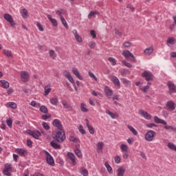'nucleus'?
<instances>
[{"label": "nucleus", "instance_id": "nucleus-30", "mask_svg": "<svg viewBox=\"0 0 176 176\" xmlns=\"http://www.w3.org/2000/svg\"><path fill=\"white\" fill-rule=\"evenodd\" d=\"M111 81L115 85V86H120V81L119 80V78L116 77V76H113L111 78Z\"/></svg>", "mask_w": 176, "mask_h": 176}, {"label": "nucleus", "instance_id": "nucleus-13", "mask_svg": "<svg viewBox=\"0 0 176 176\" xmlns=\"http://www.w3.org/2000/svg\"><path fill=\"white\" fill-rule=\"evenodd\" d=\"M3 17L5 20H6V21H8L12 27H14V25H16V23H14L12 15L9 14H4Z\"/></svg>", "mask_w": 176, "mask_h": 176}, {"label": "nucleus", "instance_id": "nucleus-34", "mask_svg": "<svg viewBox=\"0 0 176 176\" xmlns=\"http://www.w3.org/2000/svg\"><path fill=\"white\" fill-rule=\"evenodd\" d=\"M127 128L131 131V133H132L133 134V135H138V131H137L136 129H134V127H133V126L128 125Z\"/></svg>", "mask_w": 176, "mask_h": 176}, {"label": "nucleus", "instance_id": "nucleus-49", "mask_svg": "<svg viewBox=\"0 0 176 176\" xmlns=\"http://www.w3.org/2000/svg\"><path fill=\"white\" fill-rule=\"evenodd\" d=\"M42 126L44 130H46V131L50 130V126L47 122H43Z\"/></svg>", "mask_w": 176, "mask_h": 176}, {"label": "nucleus", "instance_id": "nucleus-61", "mask_svg": "<svg viewBox=\"0 0 176 176\" xmlns=\"http://www.w3.org/2000/svg\"><path fill=\"white\" fill-rule=\"evenodd\" d=\"M27 146L32 148V141H31L30 139H27Z\"/></svg>", "mask_w": 176, "mask_h": 176}, {"label": "nucleus", "instance_id": "nucleus-5", "mask_svg": "<svg viewBox=\"0 0 176 176\" xmlns=\"http://www.w3.org/2000/svg\"><path fill=\"white\" fill-rule=\"evenodd\" d=\"M12 168L13 166H12V164H6L3 170V175L12 176Z\"/></svg>", "mask_w": 176, "mask_h": 176}, {"label": "nucleus", "instance_id": "nucleus-33", "mask_svg": "<svg viewBox=\"0 0 176 176\" xmlns=\"http://www.w3.org/2000/svg\"><path fill=\"white\" fill-rule=\"evenodd\" d=\"M0 82L1 83L2 87H3V89H9V82L6 80H0Z\"/></svg>", "mask_w": 176, "mask_h": 176}, {"label": "nucleus", "instance_id": "nucleus-47", "mask_svg": "<svg viewBox=\"0 0 176 176\" xmlns=\"http://www.w3.org/2000/svg\"><path fill=\"white\" fill-rule=\"evenodd\" d=\"M140 90H142V91H144V93H148V90H149V85H146V86H140Z\"/></svg>", "mask_w": 176, "mask_h": 176}, {"label": "nucleus", "instance_id": "nucleus-42", "mask_svg": "<svg viewBox=\"0 0 176 176\" xmlns=\"http://www.w3.org/2000/svg\"><path fill=\"white\" fill-rule=\"evenodd\" d=\"M95 14H100V12L96 11H91L88 14V19H91V17H94Z\"/></svg>", "mask_w": 176, "mask_h": 176}, {"label": "nucleus", "instance_id": "nucleus-64", "mask_svg": "<svg viewBox=\"0 0 176 176\" xmlns=\"http://www.w3.org/2000/svg\"><path fill=\"white\" fill-rule=\"evenodd\" d=\"M122 157L123 159L127 160L129 159V153L127 152H123L122 153Z\"/></svg>", "mask_w": 176, "mask_h": 176}, {"label": "nucleus", "instance_id": "nucleus-6", "mask_svg": "<svg viewBox=\"0 0 176 176\" xmlns=\"http://www.w3.org/2000/svg\"><path fill=\"white\" fill-rule=\"evenodd\" d=\"M164 108L165 109H166V111H169L170 112H173V111H175V108H176L175 102H174L173 100H168V102H166Z\"/></svg>", "mask_w": 176, "mask_h": 176}, {"label": "nucleus", "instance_id": "nucleus-44", "mask_svg": "<svg viewBox=\"0 0 176 176\" xmlns=\"http://www.w3.org/2000/svg\"><path fill=\"white\" fill-rule=\"evenodd\" d=\"M164 129H165V130H173L174 133H176V128L173 126H168L166 124L164 126Z\"/></svg>", "mask_w": 176, "mask_h": 176}, {"label": "nucleus", "instance_id": "nucleus-11", "mask_svg": "<svg viewBox=\"0 0 176 176\" xmlns=\"http://www.w3.org/2000/svg\"><path fill=\"white\" fill-rule=\"evenodd\" d=\"M167 86L168 87V93L169 94H173V93H176V86L175 84H174V82H173V81H168L167 82Z\"/></svg>", "mask_w": 176, "mask_h": 176}, {"label": "nucleus", "instance_id": "nucleus-14", "mask_svg": "<svg viewBox=\"0 0 176 176\" xmlns=\"http://www.w3.org/2000/svg\"><path fill=\"white\" fill-rule=\"evenodd\" d=\"M21 78L22 82H24L25 83L28 82L30 79V74H28V72L25 71H23L21 73Z\"/></svg>", "mask_w": 176, "mask_h": 176}, {"label": "nucleus", "instance_id": "nucleus-4", "mask_svg": "<svg viewBox=\"0 0 176 176\" xmlns=\"http://www.w3.org/2000/svg\"><path fill=\"white\" fill-rule=\"evenodd\" d=\"M44 153H45L46 162L47 164L52 167H54L56 164L54 163V158H53V156H52L49 151L46 150L44 151Z\"/></svg>", "mask_w": 176, "mask_h": 176}, {"label": "nucleus", "instance_id": "nucleus-27", "mask_svg": "<svg viewBox=\"0 0 176 176\" xmlns=\"http://www.w3.org/2000/svg\"><path fill=\"white\" fill-rule=\"evenodd\" d=\"M102 148H104V142H98L96 151L98 153H101V152H102Z\"/></svg>", "mask_w": 176, "mask_h": 176}, {"label": "nucleus", "instance_id": "nucleus-19", "mask_svg": "<svg viewBox=\"0 0 176 176\" xmlns=\"http://www.w3.org/2000/svg\"><path fill=\"white\" fill-rule=\"evenodd\" d=\"M72 34L74 35V37L76 38L77 42H79V43H82L83 42V39L82 38V37L80 36V35H79L78 34V30H72Z\"/></svg>", "mask_w": 176, "mask_h": 176}, {"label": "nucleus", "instance_id": "nucleus-60", "mask_svg": "<svg viewBox=\"0 0 176 176\" xmlns=\"http://www.w3.org/2000/svg\"><path fill=\"white\" fill-rule=\"evenodd\" d=\"M89 47L91 49H94V47H96V42H94V41H91V42L89 43Z\"/></svg>", "mask_w": 176, "mask_h": 176}, {"label": "nucleus", "instance_id": "nucleus-45", "mask_svg": "<svg viewBox=\"0 0 176 176\" xmlns=\"http://www.w3.org/2000/svg\"><path fill=\"white\" fill-rule=\"evenodd\" d=\"M3 53L7 57H12V51H10L9 50H3Z\"/></svg>", "mask_w": 176, "mask_h": 176}, {"label": "nucleus", "instance_id": "nucleus-51", "mask_svg": "<svg viewBox=\"0 0 176 176\" xmlns=\"http://www.w3.org/2000/svg\"><path fill=\"white\" fill-rule=\"evenodd\" d=\"M146 127H148V129H153V127H157V125L155 123H148L146 124Z\"/></svg>", "mask_w": 176, "mask_h": 176}, {"label": "nucleus", "instance_id": "nucleus-18", "mask_svg": "<svg viewBox=\"0 0 176 176\" xmlns=\"http://www.w3.org/2000/svg\"><path fill=\"white\" fill-rule=\"evenodd\" d=\"M72 72H73L74 75H75L76 78H78V79H79L80 80H83V76L80 75V73H79V70L78 69V68L73 67L72 69Z\"/></svg>", "mask_w": 176, "mask_h": 176}, {"label": "nucleus", "instance_id": "nucleus-2", "mask_svg": "<svg viewBox=\"0 0 176 176\" xmlns=\"http://www.w3.org/2000/svg\"><path fill=\"white\" fill-rule=\"evenodd\" d=\"M122 56L129 60V61H131L132 63H137V59H135V56L133 53L130 52L129 50H124L122 52Z\"/></svg>", "mask_w": 176, "mask_h": 176}, {"label": "nucleus", "instance_id": "nucleus-17", "mask_svg": "<svg viewBox=\"0 0 176 176\" xmlns=\"http://www.w3.org/2000/svg\"><path fill=\"white\" fill-rule=\"evenodd\" d=\"M67 157L69 159V160H71L73 166L76 165V157H75V154H74V153L68 152Z\"/></svg>", "mask_w": 176, "mask_h": 176}, {"label": "nucleus", "instance_id": "nucleus-36", "mask_svg": "<svg viewBox=\"0 0 176 176\" xmlns=\"http://www.w3.org/2000/svg\"><path fill=\"white\" fill-rule=\"evenodd\" d=\"M74 153H76V156L79 158L83 157V154L82 153V151L79 148L74 149Z\"/></svg>", "mask_w": 176, "mask_h": 176}, {"label": "nucleus", "instance_id": "nucleus-15", "mask_svg": "<svg viewBox=\"0 0 176 176\" xmlns=\"http://www.w3.org/2000/svg\"><path fill=\"white\" fill-rule=\"evenodd\" d=\"M15 151L19 155V156H21V157H25V156L28 155V151L23 148H17L15 149Z\"/></svg>", "mask_w": 176, "mask_h": 176}, {"label": "nucleus", "instance_id": "nucleus-8", "mask_svg": "<svg viewBox=\"0 0 176 176\" xmlns=\"http://www.w3.org/2000/svg\"><path fill=\"white\" fill-rule=\"evenodd\" d=\"M142 78H145V80H146V82H150V80H153V74L151 73V72L149 70H145L142 74Z\"/></svg>", "mask_w": 176, "mask_h": 176}, {"label": "nucleus", "instance_id": "nucleus-21", "mask_svg": "<svg viewBox=\"0 0 176 176\" xmlns=\"http://www.w3.org/2000/svg\"><path fill=\"white\" fill-rule=\"evenodd\" d=\"M47 17L48 20L50 21H51V23H52V24L54 27H58V23L57 22L56 19H53L50 14H47Z\"/></svg>", "mask_w": 176, "mask_h": 176}, {"label": "nucleus", "instance_id": "nucleus-62", "mask_svg": "<svg viewBox=\"0 0 176 176\" xmlns=\"http://www.w3.org/2000/svg\"><path fill=\"white\" fill-rule=\"evenodd\" d=\"M90 34H91L92 38H94V39H96V38H97V34H96L95 30H91Z\"/></svg>", "mask_w": 176, "mask_h": 176}, {"label": "nucleus", "instance_id": "nucleus-50", "mask_svg": "<svg viewBox=\"0 0 176 176\" xmlns=\"http://www.w3.org/2000/svg\"><path fill=\"white\" fill-rule=\"evenodd\" d=\"M50 56L52 57V58H56L57 57V54H56V52H54V50H50Z\"/></svg>", "mask_w": 176, "mask_h": 176}, {"label": "nucleus", "instance_id": "nucleus-63", "mask_svg": "<svg viewBox=\"0 0 176 176\" xmlns=\"http://www.w3.org/2000/svg\"><path fill=\"white\" fill-rule=\"evenodd\" d=\"M123 46L124 47H130V46H131V43L129 42V41H126V42H124L123 43Z\"/></svg>", "mask_w": 176, "mask_h": 176}, {"label": "nucleus", "instance_id": "nucleus-52", "mask_svg": "<svg viewBox=\"0 0 176 176\" xmlns=\"http://www.w3.org/2000/svg\"><path fill=\"white\" fill-rule=\"evenodd\" d=\"M120 160H122V159L120 158V156L119 155L115 156L114 162L115 163H116V164H119V163H120Z\"/></svg>", "mask_w": 176, "mask_h": 176}, {"label": "nucleus", "instance_id": "nucleus-10", "mask_svg": "<svg viewBox=\"0 0 176 176\" xmlns=\"http://www.w3.org/2000/svg\"><path fill=\"white\" fill-rule=\"evenodd\" d=\"M52 126L54 127H56L58 129V130H64V126H63V122H61V120L58 119H54L52 121Z\"/></svg>", "mask_w": 176, "mask_h": 176}, {"label": "nucleus", "instance_id": "nucleus-38", "mask_svg": "<svg viewBox=\"0 0 176 176\" xmlns=\"http://www.w3.org/2000/svg\"><path fill=\"white\" fill-rule=\"evenodd\" d=\"M21 13L23 19H27V17H28V11L27 10V9L25 8L22 9V11L21 12Z\"/></svg>", "mask_w": 176, "mask_h": 176}, {"label": "nucleus", "instance_id": "nucleus-25", "mask_svg": "<svg viewBox=\"0 0 176 176\" xmlns=\"http://www.w3.org/2000/svg\"><path fill=\"white\" fill-rule=\"evenodd\" d=\"M124 173H126V168L121 166L117 170V176H124Z\"/></svg>", "mask_w": 176, "mask_h": 176}, {"label": "nucleus", "instance_id": "nucleus-28", "mask_svg": "<svg viewBox=\"0 0 176 176\" xmlns=\"http://www.w3.org/2000/svg\"><path fill=\"white\" fill-rule=\"evenodd\" d=\"M79 173L82 176H89V170L85 167H81L80 168Z\"/></svg>", "mask_w": 176, "mask_h": 176}, {"label": "nucleus", "instance_id": "nucleus-40", "mask_svg": "<svg viewBox=\"0 0 176 176\" xmlns=\"http://www.w3.org/2000/svg\"><path fill=\"white\" fill-rule=\"evenodd\" d=\"M50 91H52V88H50L49 85H47L44 87L45 96H49V93H50Z\"/></svg>", "mask_w": 176, "mask_h": 176}, {"label": "nucleus", "instance_id": "nucleus-32", "mask_svg": "<svg viewBox=\"0 0 176 176\" xmlns=\"http://www.w3.org/2000/svg\"><path fill=\"white\" fill-rule=\"evenodd\" d=\"M86 124H87V127L90 133V134H94V128L92 126H90L89 124V120L86 119Z\"/></svg>", "mask_w": 176, "mask_h": 176}, {"label": "nucleus", "instance_id": "nucleus-29", "mask_svg": "<svg viewBox=\"0 0 176 176\" xmlns=\"http://www.w3.org/2000/svg\"><path fill=\"white\" fill-rule=\"evenodd\" d=\"M50 102L52 104V105H54L55 107H57L58 104V98L57 97H53L50 99Z\"/></svg>", "mask_w": 176, "mask_h": 176}, {"label": "nucleus", "instance_id": "nucleus-12", "mask_svg": "<svg viewBox=\"0 0 176 176\" xmlns=\"http://www.w3.org/2000/svg\"><path fill=\"white\" fill-rule=\"evenodd\" d=\"M104 91L105 96L109 100H110L111 97L113 96V90H112L109 86L104 87Z\"/></svg>", "mask_w": 176, "mask_h": 176}, {"label": "nucleus", "instance_id": "nucleus-59", "mask_svg": "<svg viewBox=\"0 0 176 176\" xmlns=\"http://www.w3.org/2000/svg\"><path fill=\"white\" fill-rule=\"evenodd\" d=\"M91 93L92 96H94V97H98V96H101V94H100V92H96L94 90H92Z\"/></svg>", "mask_w": 176, "mask_h": 176}, {"label": "nucleus", "instance_id": "nucleus-20", "mask_svg": "<svg viewBox=\"0 0 176 176\" xmlns=\"http://www.w3.org/2000/svg\"><path fill=\"white\" fill-rule=\"evenodd\" d=\"M154 122L155 123H157L158 124H164V126H166V124H167V122H166V120L160 119L157 116H154Z\"/></svg>", "mask_w": 176, "mask_h": 176}, {"label": "nucleus", "instance_id": "nucleus-53", "mask_svg": "<svg viewBox=\"0 0 176 176\" xmlns=\"http://www.w3.org/2000/svg\"><path fill=\"white\" fill-rule=\"evenodd\" d=\"M109 61L112 63L113 66L116 65V59H115L113 57H109Z\"/></svg>", "mask_w": 176, "mask_h": 176}, {"label": "nucleus", "instance_id": "nucleus-35", "mask_svg": "<svg viewBox=\"0 0 176 176\" xmlns=\"http://www.w3.org/2000/svg\"><path fill=\"white\" fill-rule=\"evenodd\" d=\"M167 146L168 149H170V151H174V152H176V146L174 144V143L168 142Z\"/></svg>", "mask_w": 176, "mask_h": 176}, {"label": "nucleus", "instance_id": "nucleus-9", "mask_svg": "<svg viewBox=\"0 0 176 176\" xmlns=\"http://www.w3.org/2000/svg\"><path fill=\"white\" fill-rule=\"evenodd\" d=\"M28 134L33 137V138H35V140H39V137H41V131L36 130V131H32L28 129L27 131Z\"/></svg>", "mask_w": 176, "mask_h": 176}, {"label": "nucleus", "instance_id": "nucleus-1", "mask_svg": "<svg viewBox=\"0 0 176 176\" xmlns=\"http://www.w3.org/2000/svg\"><path fill=\"white\" fill-rule=\"evenodd\" d=\"M52 138L59 144H63L67 140L65 131L64 129H60L52 132Z\"/></svg>", "mask_w": 176, "mask_h": 176}, {"label": "nucleus", "instance_id": "nucleus-43", "mask_svg": "<svg viewBox=\"0 0 176 176\" xmlns=\"http://www.w3.org/2000/svg\"><path fill=\"white\" fill-rule=\"evenodd\" d=\"M6 122L7 126H8L10 129L13 127V120H12V118L7 119Z\"/></svg>", "mask_w": 176, "mask_h": 176}, {"label": "nucleus", "instance_id": "nucleus-58", "mask_svg": "<svg viewBox=\"0 0 176 176\" xmlns=\"http://www.w3.org/2000/svg\"><path fill=\"white\" fill-rule=\"evenodd\" d=\"M79 139H78V138H75L74 136H70L69 137V141H71L72 142H78Z\"/></svg>", "mask_w": 176, "mask_h": 176}, {"label": "nucleus", "instance_id": "nucleus-16", "mask_svg": "<svg viewBox=\"0 0 176 176\" xmlns=\"http://www.w3.org/2000/svg\"><path fill=\"white\" fill-rule=\"evenodd\" d=\"M139 113L140 115H141L142 116H143V118L144 119H146V120H151V119H152V116H151V114H149L147 111H144V110H140L139 111Z\"/></svg>", "mask_w": 176, "mask_h": 176}, {"label": "nucleus", "instance_id": "nucleus-7", "mask_svg": "<svg viewBox=\"0 0 176 176\" xmlns=\"http://www.w3.org/2000/svg\"><path fill=\"white\" fill-rule=\"evenodd\" d=\"M63 75L64 76H65V78H67V79H68L70 83H72L73 85H74V88L76 91H78V87L75 85V80H74V77H72V76L71 75V73L67 70H65L63 72Z\"/></svg>", "mask_w": 176, "mask_h": 176}, {"label": "nucleus", "instance_id": "nucleus-54", "mask_svg": "<svg viewBox=\"0 0 176 176\" xmlns=\"http://www.w3.org/2000/svg\"><path fill=\"white\" fill-rule=\"evenodd\" d=\"M32 107H41V103L36 102V101L33 100L30 102Z\"/></svg>", "mask_w": 176, "mask_h": 176}, {"label": "nucleus", "instance_id": "nucleus-57", "mask_svg": "<svg viewBox=\"0 0 176 176\" xmlns=\"http://www.w3.org/2000/svg\"><path fill=\"white\" fill-rule=\"evenodd\" d=\"M89 75L90 78H92L93 79H94V80L97 81L98 80V78H97L96 75H94V73H93L91 72H89Z\"/></svg>", "mask_w": 176, "mask_h": 176}, {"label": "nucleus", "instance_id": "nucleus-37", "mask_svg": "<svg viewBox=\"0 0 176 176\" xmlns=\"http://www.w3.org/2000/svg\"><path fill=\"white\" fill-rule=\"evenodd\" d=\"M60 20H61V23H62V24H63L64 27H65V28H67V30H68V28H69V26H68V23H67V21H65V19L62 15H60Z\"/></svg>", "mask_w": 176, "mask_h": 176}, {"label": "nucleus", "instance_id": "nucleus-39", "mask_svg": "<svg viewBox=\"0 0 176 176\" xmlns=\"http://www.w3.org/2000/svg\"><path fill=\"white\" fill-rule=\"evenodd\" d=\"M120 149H121V152H127V151H129V146L126 145L124 144H122L120 145Z\"/></svg>", "mask_w": 176, "mask_h": 176}, {"label": "nucleus", "instance_id": "nucleus-56", "mask_svg": "<svg viewBox=\"0 0 176 176\" xmlns=\"http://www.w3.org/2000/svg\"><path fill=\"white\" fill-rule=\"evenodd\" d=\"M78 130L81 133V134L82 135L86 134V131L83 129V126L80 125L78 127Z\"/></svg>", "mask_w": 176, "mask_h": 176}, {"label": "nucleus", "instance_id": "nucleus-3", "mask_svg": "<svg viewBox=\"0 0 176 176\" xmlns=\"http://www.w3.org/2000/svg\"><path fill=\"white\" fill-rule=\"evenodd\" d=\"M156 137V132L153 130L148 131L144 135V140L148 142H151L153 141L154 138Z\"/></svg>", "mask_w": 176, "mask_h": 176}, {"label": "nucleus", "instance_id": "nucleus-26", "mask_svg": "<svg viewBox=\"0 0 176 176\" xmlns=\"http://www.w3.org/2000/svg\"><path fill=\"white\" fill-rule=\"evenodd\" d=\"M7 108H11V109H16L17 108V104L14 102H8L6 104Z\"/></svg>", "mask_w": 176, "mask_h": 176}, {"label": "nucleus", "instance_id": "nucleus-23", "mask_svg": "<svg viewBox=\"0 0 176 176\" xmlns=\"http://www.w3.org/2000/svg\"><path fill=\"white\" fill-rule=\"evenodd\" d=\"M175 41H176V39L175 37H169L167 39L166 45H168V46L169 47H171V46H173V45H175Z\"/></svg>", "mask_w": 176, "mask_h": 176}, {"label": "nucleus", "instance_id": "nucleus-22", "mask_svg": "<svg viewBox=\"0 0 176 176\" xmlns=\"http://www.w3.org/2000/svg\"><path fill=\"white\" fill-rule=\"evenodd\" d=\"M50 145L54 149H61V145L57 143L55 140H52L50 142Z\"/></svg>", "mask_w": 176, "mask_h": 176}, {"label": "nucleus", "instance_id": "nucleus-31", "mask_svg": "<svg viewBox=\"0 0 176 176\" xmlns=\"http://www.w3.org/2000/svg\"><path fill=\"white\" fill-rule=\"evenodd\" d=\"M62 104L63 105L64 108H65V109L72 111L73 108L69 104H68V103L67 102V100H63Z\"/></svg>", "mask_w": 176, "mask_h": 176}, {"label": "nucleus", "instance_id": "nucleus-24", "mask_svg": "<svg viewBox=\"0 0 176 176\" xmlns=\"http://www.w3.org/2000/svg\"><path fill=\"white\" fill-rule=\"evenodd\" d=\"M144 54L146 56H151L153 53V45H151L144 50Z\"/></svg>", "mask_w": 176, "mask_h": 176}, {"label": "nucleus", "instance_id": "nucleus-48", "mask_svg": "<svg viewBox=\"0 0 176 176\" xmlns=\"http://www.w3.org/2000/svg\"><path fill=\"white\" fill-rule=\"evenodd\" d=\"M80 110L82 111V112H89V109L86 108V104H85V103L80 104Z\"/></svg>", "mask_w": 176, "mask_h": 176}, {"label": "nucleus", "instance_id": "nucleus-46", "mask_svg": "<svg viewBox=\"0 0 176 176\" xmlns=\"http://www.w3.org/2000/svg\"><path fill=\"white\" fill-rule=\"evenodd\" d=\"M122 64H123V65H124V67H127V68L133 67V65H131V63H130L124 60H122Z\"/></svg>", "mask_w": 176, "mask_h": 176}, {"label": "nucleus", "instance_id": "nucleus-55", "mask_svg": "<svg viewBox=\"0 0 176 176\" xmlns=\"http://www.w3.org/2000/svg\"><path fill=\"white\" fill-rule=\"evenodd\" d=\"M36 25H37L39 31H41V32L45 31L43 26L42 25V24H41V22H37Z\"/></svg>", "mask_w": 176, "mask_h": 176}, {"label": "nucleus", "instance_id": "nucleus-41", "mask_svg": "<svg viewBox=\"0 0 176 176\" xmlns=\"http://www.w3.org/2000/svg\"><path fill=\"white\" fill-rule=\"evenodd\" d=\"M40 112H42V113H47L49 112V110L47 109V107L45 105H42L40 107Z\"/></svg>", "mask_w": 176, "mask_h": 176}]
</instances>
